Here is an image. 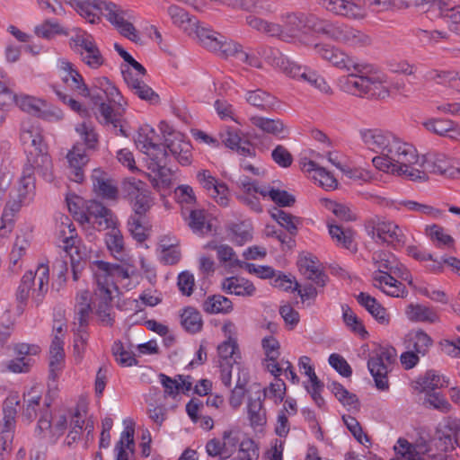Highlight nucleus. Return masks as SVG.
Segmentation results:
<instances>
[{"label":"nucleus","instance_id":"c756f323","mask_svg":"<svg viewBox=\"0 0 460 460\" xmlns=\"http://www.w3.org/2000/svg\"><path fill=\"white\" fill-rule=\"evenodd\" d=\"M217 352L220 358H222L225 362L231 361L236 365L240 364V360L242 358L241 352L239 350V346L235 339L231 336L221 344L217 346Z\"/></svg>","mask_w":460,"mask_h":460},{"label":"nucleus","instance_id":"69168bd1","mask_svg":"<svg viewBox=\"0 0 460 460\" xmlns=\"http://www.w3.org/2000/svg\"><path fill=\"white\" fill-rule=\"evenodd\" d=\"M33 364L31 358L17 357L7 363V369L13 373H28Z\"/></svg>","mask_w":460,"mask_h":460},{"label":"nucleus","instance_id":"bf43d9fd","mask_svg":"<svg viewBox=\"0 0 460 460\" xmlns=\"http://www.w3.org/2000/svg\"><path fill=\"white\" fill-rule=\"evenodd\" d=\"M226 444L218 438H211L206 444V452L211 457H219V460H226Z\"/></svg>","mask_w":460,"mask_h":460},{"label":"nucleus","instance_id":"864d4df0","mask_svg":"<svg viewBox=\"0 0 460 460\" xmlns=\"http://www.w3.org/2000/svg\"><path fill=\"white\" fill-rule=\"evenodd\" d=\"M16 104L22 110L30 114L36 116L40 111V105L47 106V102L40 99H36L31 96H23L21 99H17Z\"/></svg>","mask_w":460,"mask_h":460},{"label":"nucleus","instance_id":"b1692460","mask_svg":"<svg viewBox=\"0 0 460 460\" xmlns=\"http://www.w3.org/2000/svg\"><path fill=\"white\" fill-rule=\"evenodd\" d=\"M357 301L360 305L381 324H388L390 316L386 309L372 296L367 293L360 292L357 296Z\"/></svg>","mask_w":460,"mask_h":460},{"label":"nucleus","instance_id":"f704fd0d","mask_svg":"<svg viewBox=\"0 0 460 460\" xmlns=\"http://www.w3.org/2000/svg\"><path fill=\"white\" fill-rule=\"evenodd\" d=\"M129 203L134 212L130 217H146V213L152 207L150 190L147 189L144 192H140V195L137 199H130Z\"/></svg>","mask_w":460,"mask_h":460},{"label":"nucleus","instance_id":"f3484780","mask_svg":"<svg viewBox=\"0 0 460 460\" xmlns=\"http://www.w3.org/2000/svg\"><path fill=\"white\" fill-rule=\"evenodd\" d=\"M161 149H165L167 153L170 152L182 166L191 164L192 146L190 141L184 139L181 133L174 134L173 137H166L164 143L161 144Z\"/></svg>","mask_w":460,"mask_h":460},{"label":"nucleus","instance_id":"774afa93","mask_svg":"<svg viewBox=\"0 0 460 460\" xmlns=\"http://www.w3.org/2000/svg\"><path fill=\"white\" fill-rule=\"evenodd\" d=\"M62 32L60 25L57 22L45 21L41 25L35 28V33L42 38L49 39L55 34Z\"/></svg>","mask_w":460,"mask_h":460},{"label":"nucleus","instance_id":"a211bd4d","mask_svg":"<svg viewBox=\"0 0 460 460\" xmlns=\"http://www.w3.org/2000/svg\"><path fill=\"white\" fill-rule=\"evenodd\" d=\"M66 220L68 222L66 223V225L69 228L70 235L66 236L63 240V243H65L64 249L70 255L73 279L76 281L79 279L80 274L86 261H84L82 263V260L84 258L81 255L80 247L76 244L77 234L75 227L73 226V224L70 222V219L67 217H66Z\"/></svg>","mask_w":460,"mask_h":460},{"label":"nucleus","instance_id":"72a5a7b5","mask_svg":"<svg viewBox=\"0 0 460 460\" xmlns=\"http://www.w3.org/2000/svg\"><path fill=\"white\" fill-rule=\"evenodd\" d=\"M432 344L433 340L431 337L423 330H418L409 339L408 348L411 347L416 353L424 356L428 353Z\"/></svg>","mask_w":460,"mask_h":460},{"label":"nucleus","instance_id":"c9c22d12","mask_svg":"<svg viewBox=\"0 0 460 460\" xmlns=\"http://www.w3.org/2000/svg\"><path fill=\"white\" fill-rule=\"evenodd\" d=\"M253 191L260 193L263 198L269 197L276 205L280 208L288 207V191L279 190L270 185L254 186Z\"/></svg>","mask_w":460,"mask_h":460},{"label":"nucleus","instance_id":"20e7f679","mask_svg":"<svg viewBox=\"0 0 460 460\" xmlns=\"http://www.w3.org/2000/svg\"><path fill=\"white\" fill-rule=\"evenodd\" d=\"M323 19L313 13H293L289 14V43L310 45L313 32L322 34Z\"/></svg>","mask_w":460,"mask_h":460},{"label":"nucleus","instance_id":"0e129e2a","mask_svg":"<svg viewBox=\"0 0 460 460\" xmlns=\"http://www.w3.org/2000/svg\"><path fill=\"white\" fill-rule=\"evenodd\" d=\"M329 364L342 376L349 377L352 369L346 359L339 354L332 353L329 357Z\"/></svg>","mask_w":460,"mask_h":460},{"label":"nucleus","instance_id":"4c0bfd02","mask_svg":"<svg viewBox=\"0 0 460 460\" xmlns=\"http://www.w3.org/2000/svg\"><path fill=\"white\" fill-rule=\"evenodd\" d=\"M247 408L249 420L252 427L262 426L266 423L265 411L262 407L261 395L256 399L250 398Z\"/></svg>","mask_w":460,"mask_h":460},{"label":"nucleus","instance_id":"1a4fd4ad","mask_svg":"<svg viewBox=\"0 0 460 460\" xmlns=\"http://www.w3.org/2000/svg\"><path fill=\"white\" fill-rule=\"evenodd\" d=\"M418 160L420 157L418 156ZM411 170H415L420 172V176L416 178H411L406 173H401L400 176L404 177L411 181L423 180L425 181L428 177V173L438 174V175H451L453 173V168L447 156L444 154H427L423 155L422 162L418 161L417 164H411Z\"/></svg>","mask_w":460,"mask_h":460},{"label":"nucleus","instance_id":"49530a36","mask_svg":"<svg viewBox=\"0 0 460 460\" xmlns=\"http://www.w3.org/2000/svg\"><path fill=\"white\" fill-rule=\"evenodd\" d=\"M147 190V185L141 180L136 178H128L122 182L121 190L124 199L128 201L132 199H137L140 192Z\"/></svg>","mask_w":460,"mask_h":460},{"label":"nucleus","instance_id":"c03bdc74","mask_svg":"<svg viewBox=\"0 0 460 460\" xmlns=\"http://www.w3.org/2000/svg\"><path fill=\"white\" fill-rule=\"evenodd\" d=\"M422 124L428 131L439 137H446L449 135V129L453 125V120L441 118H432L427 119Z\"/></svg>","mask_w":460,"mask_h":460},{"label":"nucleus","instance_id":"603ef678","mask_svg":"<svg viewBox=\"0 0 460 460\" xmlns=\"http://www.w3.org/2000/svg\"><path fill=\"white\" fill-rule=\"evenodd\" d=\"M328 227L332 239L346 249H350L353 242L351 231H344L341 226L330 223L328 224Z\"/></svg>","mask_w":460,"mask_h":460},{"label":"nucleus","instance_id":"ddd939ff","mask_svg":"<svg viewBox=\"0 0 460 460\" xmlns=\"http://www.w3.org/2000/svg\"><path fill=\"white\" fill-rule=\"evenodd\" d=\"M296 267L301 275L314 283L318 288H323L329 280L318 258L309 252L299 253Z\"/></svg>","mask_w":460,"mask_h":460},{"label":"nucleus","instance_id":"37998d69","mask_svg":"<svg viewBox=\"0 0 460 460\" xmlns=\"http://www.w3.org/2000/svg\"><path fill=\"white\" fill-rule=\"evenodd\" d=\"M112 355L117 362L122 367H131L138 364L132 351L125 349L120 341H116L111 347Z\"/></svg>","mask_w":460,"mask_h":460},{"label":"nucleus","instance_id":"aec40b11","mask_svg":"<svg viewBox=\"0 0 460 460\" xmlns=\"http://www.w3.org/2000/svg\"><path fill=\"white\" fill-rule=\"evenodd\" d=\"M373 286L387 296L394 297L403 296L407 292L405 286L398 281L393 275L384 274L380 272H373Z\"/></svg>","mask_w":460,"mask_h":460},{"label":"nucleus","instance_id":"09e8293b","mask_svg":"<svg viewBox=\"0 0 460 460\" xmlns=\"http://www.w3.org/2000/svg\"><path fill=\"white\" fill-rule=\"evenodd\" d=\"M402 207L405 208L406 209H408L410 211L420 212L421 214L429 215L433 217H438L442 214V212L439 209L435 208L432 206L419 203V202L413 201V200H400V201H398L396 203L395 208L397 209H400Z\"/></svg>","mask_w":460,"mask_h":460},{"label":"nucleus","instance_id":"c85d7f7f","mask_svg":"<svg viewBox=\"0 0 460 460\" xmlns=\"http://www.w3.org/2000/svg\"><path fill=\"white\" fill-rule=\"evenodd\" d=\"M36 170V166L34 164L26 163L22 175L19 181V187L16 190V194L18 198H26L30 192H31L35 189V177L34 172Z\"/></svg>","mask_w":460,"mask_h":460},{"label":"nucleus","instance_id":"6e6552de","mask_svg":"<svg viewBox=\"0 0 460 460\" xmlns=\"http://www.w3.org/2000/svg\"><path fill=\"white\" fill-rule=\"evenodd\" d=\"M32 143L28 146L32 147L27 152V163L36 166L37 172L48 182L54 180L52 159L48 152V146L44 143L43 136L39 130L33 136Z\"/></svg>","mask_w":460,"mask_h":460},{"label":"nucleus","instance_id":"7c9ffc66","mask_svg":"<svg viewBox=\"0 0 460 460\" xmlns=\"http://www.w3.org/2000/svg\"><path fill=\"white\" fill-rule=\"evenodd\" d=\"M92 264L95 266L99 271L102 272V274H101L102 279H104V278L107 279L108 277H117L125 279L130 277L128 270L119 264L99 260L93 261Z\"/></svg>","mask_w":460,"mask_h":460},{"label":"nucleus","instance_id":"a18cd8bd","mask_svg":"<svg viewBox=\"0 0 460 460\" xmlns=\"http://www.w3.org/2000/svg\"><path fill=\"white\" fill-rule=\"evenodd\" d=\"M330 62L336 67L340 69H345L349 71L351 68H354L355 71L361 73L363 69H366L367 66L357 64L354 62L352 58L348 56L341 49H338L336 53L333 55L332 58Z\"/></svg>","mask_w":460,"mask_h":460},{"label":"nucleus","instance_id":"de8ad7c7","mask_svg":"<svg viewBox=\"0 0 460 460\" xmlns=\"http://www.w3.org/2000/svg\"><path fill=\"white\" fill-rule=\"evenodd\" d=\"M252 125L257 127L263 133L278 134L284 128V124L280 120L267 119L259 116H252L250 119Z\"/></svg>","mask_w":460,"mask_h":460},{"label":"nucleus","instance_id":"6ab92c4d","mask_svg":"<svg viewBox=\"0 0 460 460\" xmlns=\"http://www.w3.org/2000/svg\"><path fill=\"white\" fill-rule=\"evenodd\" d=\"M122 75L128 87L141 100L146 101L151 104H156L160 102L159 95L144 81L134 78L129 68L122 70Z\"/></svg>","mask_w":460,"mask_h":460},{"label":"nucleus","instance_id":"2f4dec72","mask_svg":"<svg viewBox=\"0 0 460 460\" xmlns=\"http://www.w3.org/2000/svg\"><path fill=\"white\" fill-rule=\"evenodd\" d=\"M328 388L343 406L358 409L359 401L358 396L349 392L342 385L333 381L328 385Z\"/></svg>","mask_w":460,"mask_h":460},{"label":"nucleus","instance_id":"f8f14e48","mask_svg":"<svg viewBox=\"0 0 460 460\" xmlns=\"http://www.w3.org/2000/svg\"><path fill=\"white\" fill-rule=\"evenodd\" d=\"M367 234L376 237L383 243H402L403 234L399 226L391 221H385L378 216H374L365 221Z\"/></svg>","mask_w":460,"mask_h":460},{"label":"nucleus","instance_id":"4d7b16f0","mask_svg":"<svg viewBox=\"0 0 460 460\" xmlns=\"http://www.w3.org/2000/svg\"><path fill=\"white\" fill-rule=\"evenodd\" d=\"M247 383L248 378L243 377V379H241V377L239 376L234 389L231 391L229 404L234 409H237L242 405L243 399L245 394V385H247Z\"/></svg>","mask_w":460,"mask_h":460},{"label":"nucleus","instance_id":"9b49d317","mask_svg":"<svg viewBox=\"0 0 460 460\" xmlns=\"http://www.w3.org/2000/svg\"><path fill=\"white\" fill-rule=\"evenodd\" d=\"M74 50L80 54L82 60L92 68H98L104 63V58L93 36L80 31L70 39Z\"/></svg>","mask_w":460,"mask_h":460},{"label":"nucleus","instance_id":"0eeeda50","mask_svg":"<svg viewBox=\"0 0 460 460\" xmlns=\"http://www.w3.org/2000/svg\"><path fill=\"white\" fill-rule=\"evenodd\" d=\"M49 273V266L45 264H40L35 273L31 270L25 272L16 292V299L20 304L18 305L19 309L22 310L21 305H26L30 291L34 285V280L37 276L39 279L38 289H34L32 292V301L36 304V306H39L42 303L45 294L48 291Z\"/></svg>","mask_w":460,"mask_h":460},{"label":"nucleus","instance_id":"cd10ccee","mask_svg":"<svg viewBox=\"0 0 460 460\" xmlns=\"http://www.w3.org/2000/svg\"><path fill=\"white\" fill-rule=\"evenodd\" d=\"M208 314H228L233 310L232 301L221 295L209 296L202 305Z\"/></svg>","mask_w":460,"mask_h":460},{"label":"nucleus","instance_id":"5701e85b","mask_svg":"<svg viewBox=\"0 0 460 460\" xmlns=\"http://www.w3.org/2000/svg\"><path fill=\"white\" fill-rule=\"evenodd\" d=\"M92 181L94 191L104 199H117L118 188L106 178V172L100 168L94 169L92 173Z\"/></svg>","mask_w":460,"mask_h":460},{"label":"nucleus","instance_id":"13d9d810","mask_svg":"<svg viewBox=\"0 0 460 460\" xmlns=\"http://www.w3.org/2000/svg\"><path fill=\"white\" fill-rule=\"evenodd\" d=\"M261 346L269 361H276L279 356V343L272 336L264 337L261 341Z\"/></svg>","mask_w":460,"mask_h":460},{"label":"nucleus","instance_id":"338daca9","mask_svg":"<svg viewBox=\"0 0 460 460\" xmlns=\"http://www.w3.org/2000/svg\"><path fill=\"white\" fill-rule=\"evenodd\" d=\"M177 286L183 296H191L195 286L193 275L189 271H182L178 276Z\"/></svg>","mask_w":460,"mask_h":460},{"label":"nucleus","instance_id":"3c124183","mask_svg":"<svg viewBox=\"0 0 460 460\" xmlns=\"http://www.w3.org/2000/svg\"><path fill=\"white\" fill-rule=\"evenodd\" d=\"M111 231L106 234L105 243L111 252H121L124 249L123 235L116 225L111 226Z\"/></svg>","mask_w":460,"mask_h":460},{"label":"nucleus","instance_id":"e433bc0d","mask_svg":"<svg viewBox=\"0 0 460 460\" xmlns=\"http://www.w3.org/2000/svg\"><path fill=\"white\" fill-rule=\"evenodd\" d=\"M62 68L69 73L72 84L71 87L82 96H90V88L84 83L82 75L74 67L71 62L66 61L62 63Z\"/></svg>","mask_w":460,"mask_h":460},{"label":"nucleus","instance_id":"f03ea898","mask_svg":"<svg viewBox=\"0 0 460 460\" xmlns=\"http://www.w3.org/2000/svg\"><path fill=\"white\" fill-rule=\"evenodd\" d=\"M76 131L81 135L84 143L75 144L66 157L70 165V179L81 183L84 180V167L89 162L85 147L90 150H95L98 146V135L86 122L78 125Z\"/></svg>","mask_w":460,"mask_h":460},{"label":"nucleus","instance_id":"7ed1b4c3","mask_svg":"<svg viewBox=\"0 0 460 460\" xmlns=\"http://www.w3.org/2000/svg\"><path fill=\"white\" fill-rule=\"evenodd\" d=\"M76 12L88 22L94 24L101 21V14L106 12L107 20L118 28L120 22H126L127 12L119 5L107 0H70Z\"/></svg>","mask_w":460,"mask_h":460},{"label":"nucleus","instance_id":"052dcab7","mask_svg":"<svg viewBox=\"0 0 460 460\" xmlns=\"http://www.w3.org/2000/svg\"><path fill=\"white\" fill-rule=\"evenodd\" d=\"M313 179L327 190H335L338 186L336 178L323 167L318 169V172L316 175H313Z\"/></svg>","mask_w":460,"mask_h":460},{"label":"nucleus","instance_id":"393cba45","mask_svg":"<svg viewBox=\"0 0 460 460\" xmlns=\"http://www.w3.org/2000/svg\"><path fill=\"white\" fill-rule=\"evenodd\" d=\"M405 314L411 322L434 323L439 320L435 308L422 304H410L405 308Z\"/></svg>","mask_w":460,"mask_h":460},{"label":"nucleus","instance_id":"5fc2aeb1","mask_svg":"<svg viewBox=\"0 0 460 460\" xmlns=\"http://www.w3.org/2000/svg\"><path fill=\"white\" fill-rule=\"evenodd\" d=\"M270 94L262 90L249 91L247 93L246 101L252 106L265 110L266 107L270 105Z\"/></svg>","mask_w":460,"mask_h":460},{"label":"nucleus","instance_id":"680f3d73","mask_svg":"<svg viewBox=\"0 0 460 460\" xmlns=\"http://www.w3.org/2000/svg\"><path fill=\"white\" fill-rule=\"evenodd\" d=\"M342 420L347 429L359 443L363 444V438L366 441H369L367 436L363 433L362 427L356 418L350 415H343Z\"/></svg>","mask_w":460,"mask_h":460},{"label":"nucleus","instance_id":"6e6d98bb","mask_svg":"<svg viewBox=\"0 0 460 460\" xmlns=\"http://www.w3.org/2000/svg\"><path fill=\"white\" fill-rule=\"evenodd\" d=\"M303 81L309 83L311 85H313L314 87L318 89L321 93H323L326 95L333 94L332 88L328 84V83L325 81V79L312 69L310 70V72L307 74L306 77Z\"/></svg>","mask_w":460,"mask_h":460},{"label":"nucleus","instance_id":"a19ab883","mask_svg":"<svg viewBox=\"0 0 460 460\" xmlns=\"http://www.w3.org/2000/svg\"><path fill=\"white\" fill-rule=\"evenodd\" d=\"M396 257L387 251H376L372 254V261L374 265L377 268V270L375 272H380L381 275L389 274L391 269H393V264Z\"/></svg>","mask_w":460,"mask_h":460},{"label":"nucleus","instance_id":"4be33fe9","mask_svg":"<svg viewBox=\"0 0 460 460\" xmlns=\"http://www.w3.org/2000/svg\"><path fill=\"white\" fill-rule=\"evenodd\" d=\"M289 289L292 294L300 297V300H296L293 304L298 308H304L305 305L310 306L314 305L315 298L318 295L317 288L313 284L301 285L296 278L294 281L289 279Z\"/></svg>","mask_w":460,"mask_h":460},{"label":"nucleus","instance_id":"412c9836","mask_svg":"<svg viewBox=\"0 0 460 460\" xmlns=\"http://www.w3.org/2000/svg\"><path fill=\"white\" fill-rule=\"evenodd\" d=\"M86 212L89 217H94L93 225L102 226V224H104L105 229L117 225V218L112 210L105 207L100 201L90 200L86 208Z\"/></svg>","mask_w":460,"mask_h":460},{"label":"nucleus","instance_id":"473e14b6","mask_svg":"<svg viewBox=\"0 0 460 460\" xmlns=\"http://www.w3.org/2000/svg\"><path fill=\"white\" fill-rule=\"evenodd\" d=\"M145 219L146 217H129L128 220V231L137 243L145 242L149 236L150 227Z\"/></svg>","mask_w":460,"mask_h":460},{"label":"nucleus","instance_id":"4468645a","mask_svg":"<svg viewBox=\"0 0 460 460\" xmlns=\"http://www.w3.org/2000/svg\"><path fill=\"white\" fill-rule=\"evenodd\" d=\"M367 67L366 68V70ZM364 71L358 74H349L342 83V89L350 94L363 97L365 95L373 96L375 90L380 84L376 78L364 75Z\"/></svg>","mask_w":460,"mask_h":460},{"label":"nucleus","instance_id":"ea45409f","mask_svg":"<svg viewBox=\"0 0 460 460\" xmlns=\"http://www.w3.org/2000/svg\"><path fill=\"white\" fill-rule=\"evenodd\" d=\"M20 403L18 395L8 396L3 404L4 411V428L3 429L11 430L13 433V428L15 423L16 406Z\"/></svg>","mask_w":460,"mask_h":460},{"label":"nucleus","instance_id":"9d476101","mask_svg":"<svg viewBox=\"0 0 460 460\" xmlns=\"http://www.w3.org/2000/svg\"><path fill=\"white\" fill-rule=\"evenodd\" d=\"M148 132L155 133L154 128H141L138 131V136L135 140L136 145H142L141 150L146 153L148 149H153L156 153L151 158L152 163L149 166L153 172H157L160 177L166 175V171L171 172V169L167 168V152L165 149H161V144L154 142L153 137L148 135Z\"/></svg>","mask_w":460,"mask_h":460},{"label":"nucleus","instance_id":"e2e57ef3","mask_svg":"<svg viewBox=\"0 0 460 460\" xmlns=\"http://www.w3.org/2000/svg\"><path fill=\"white\" fill-rule=\"evenodd\" d=\"M240 51H243L242 45L231 40H227L225 36H223V40L220 41L217 49V52H219L225 58L232 56H240Z\"/></svg>","mask_w":460,"mask_h":460},{"label":"nucleus","instance_id":"dca6fc26","mask_svg":"<svg viewBox=\"0 0 460 460\" xmlns=\"http://www.w3.org/2000/svg\"><path fill=\"white\" fill-rule=\"evenodd\" d=\"M319 4L327 11L352 20H363L367 16L366 8L354 1L318 0Z\"/></svg>","mask_w":460,"mask_h":460},{"label":"nucleus","instance_id":"bb28decb","mask_svg":"<svg viewBox=\"0 0 460 460\" xmlns=\"http://www.w3.org/2000/svg\"><path fill=\"white\" fill-rule=\"evenodd\" d=\"M181 324L183 329L191 334L201 332L203 319L198 309L192 306H186L181 314Z\"/></svg>","mask_w":460,"mask_h":460},{"label":"nucleus","instance_id":"8fccbe9b","mask_svg":"<svg viewBox=\"0 0 460 460\" xmlns=\"http://www.w3.org/2000/svg\"><path fill=\"white\" fill-rule=\"evenodd\" d=\"M423 405L427 408H433L441 411H448L450 404L447 399L438 392H427L423 401Z\"/></svg>","mask_w":460,"mask_h":460},{"label":"nucleus","instance_id":"f257e3e1","mask_svg":"<svg viewBox=\"0 0 460 460\" xmlns=\"http://www.w3.org/2000/svg\"><path fill=\"white\" fill-rule=\"evenodd\" d=\"M359 137L367 149L380 154L372 159L377 170L397 176L406 172L411 178L420 176L418 171L409 169L418 164V153L413 146L380 128L360 129Z\"/></svg>","mask_w":460,"mask_h":460},{"label":"nucleus","instance_id":"423d86ee","mask_svg":"<svg viewBox=\"0 0 460 460\" xmlns=\"http://www.w3.org/2000/svg\"><path fill=\"white\" fill-rule=\"evenodd\" d=\"M396 350L393 347H381L369 357L367 368L374 378L376 387L380 391L389 389V373L396 363Z\"/></svg>","mask_w":460,"mask_h":460},{"label":"nucleus","instance_id":"a878e982","mask_svg":"<svg viewBox=\"0 0 460 460\" xmlns=\"http://www.w3.org/2000/svg\"><path fill=\"white\" fill-rule=\"evenodd\" d=\"M448 385L445 376H440L437 371L430 369L428 370L424 376H420L416 380L415 389L420 393L433 392L437 389L447 387Z\"/></svg>","mask_w":460,"mask_h":460},{"label":"nucleus","instance_id":"2eb2a0df","mask_svg":"<svg viewBox=\"0 0 460 460\" xmlns=\"http://www.w3.org/2000/svg\"><path fill=\"white\" fill-rule=\"evenodd\" d=\"M94 278L97 284L95 295L99 297L96 314L100 317L103 324L112 326L114 323V318L111 314V308L113 298L111 291L108 287V279L105 278L104 279H102V276L98 272L94 273Z\"/></svg>","mask_w":460,"mask_h":460},{"label":"nucleus","instance_id":"39448f33","mask_svg":"<svg viewBox=\"0 0 460 460\" xmlns=\"http://www.w3.org/2000/svg\"><path fill=\"white\" fill-rule=\"evenodd\" d=\"M322 34L335 42L352 48H365L372 44L369 35L341 22L323 19Z\"/></svg>","mask_w":460,"mask_h":460},{"label":"nucleus","instance_id":"58836bf2","mask_svg":"<svg viewBox=\"0 0 460 460\" xmlns=\"http://www.w3.org/2000/svg\"><path fill=\"white\" fill-rule=\"evenodd\" d=\"M197 36L204 48L217 52V49L220 41L223 40L224 35L208 28H199L197 30Z\"/></svg>","mask_w":460,"mask_h":460},{"label":"nucleus","instance_id":"79ce46f5","mask_svg":"<svg viewBox=\"0 0 460 460\" xmlns=\"http://www.w3.org/2000/svg\"><path fill=\"white\" fill-rule=\"evenodd\" d=\"M342 319L346 326L354 333L363 337L367 334V332L366 331L361 320L347 305H342Z\"/></svg>","mask_w":460,"mask_h":460}]
</instances>
